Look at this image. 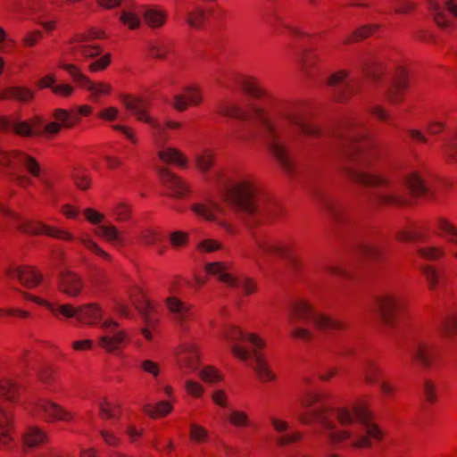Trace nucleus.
I'll list each match as a JSON object with an SVG mask.
<instances>
[{"mask_svg": "<svg viewBox=\"0 0 457 457\" xmlns=\"http://www.w3.org/2000/svg\"><path fill=\"white\" fill-rule=\"evenodd\" d=\"M241 88L261 104L252 105L249 111L236 104H223L219 112L244 122L255 118L261 126L262 138L286 172L291 174L295 170L294 152L309 139H319L354 164L345 167V172L356 183L370 188L367 198L371 204H404L408 201L403 191L414 195L426 193L427 187L416 172L411 173L402 184H392L385 177L364 170L370 159L367 129L359 118L346 117L336 128L324 130L308 121L296 105L277 101L255 79H244Z\"/></svg>", "mask_w": 457, "mask_h": 457, "instance_id": "nucleus-1", "label": "nucleus"}, {"mask_svg": "<svg viewBox=\"0 0 457 457\" xmlns=\"http://www.w3.org/2000/svg\"><path fill=\"white\" fill-rule=\"evenodd\" d=\"M301 404L309 409L308 413H300L303 424L319 423L320 434L332 443L352 439L354 448H366L371 445L370 438L379 439L380 430L371 422L370 414L364 407H356L353 412L346 409H334L325 395L309 388L303 390Z\"/></svg>", "mask_w": 457, "mask_h": 457, "instance_id": "nucleus-2", "label": "nucleus"}, {"mask_svg": "<svg viewBox=\"0 0 457 457\" xmlns=\"http://www.w3.org/2000/svg\"><path fill=\"white\" fill-rule=\"evenodd\" d=\"M227 200L238 219L253 227L277 217L279 206L251 177H239L225 184Z\"/></svg>", "mask_w": 457, "mask_h": 457, "instance_id": "nucleus-3", "label": "nucleus"}, {"mask_svg": "<svg viewBox=\"0 0 457 457\" xmlns=\"http://www.w3.org/2000/svg\"><path fill=\"white\" fill-rule=\"evenodd\" d=\"M223 337L232 344L231 351L235 356L244 361L252 360L250 365L262 381H271L275 378L266 360L258 352V349L264 345V342L261 338L254 334H245L234 326L228 327Z\"/></svg>", "mask_w": 457, "mask_h": 457, "instance_id": "nucleus-4", "label": "nucleus"}, {"mask_svg": "<svg viewBox=\"0 0 457 457\" xmlns=\"http://www.w3.org/2000/svg\"><path fill=\"white\" fill-rule=\"evenodd\" d=\"M288 321L292 336L303 341L313 338L312 332L307 328L310 324L320 331L338 330L345 328L341 321L319 313L304 300H299L292 304L288 312Z\"/></svg>", "mask_w": 457, "mask_h": 457, "instance_id": "nucleus-5", "label": "nucleus"}, {"mask_svg": "<svg viewBox=\"0 0 457 457\" xmlns=\"http://www.w3.org/2000/svg\"><path fill=\"white\" fill-rule=\"evenodd\" d=\"M55 121L44 124L41 118L36 117L31 123L27 121L7 120L0 117V129H12L16 134L23 137L56 135L62 127L71 128L79 120L78 115H72L63 109H56L53 114Z\"/></svg>", "mask_w": 457, "mask_h": 457, "instance_id": "nucleus-6", "label": "nucleus"}, {"mask_svg": "<svg viewBox=\"0 0 457 457\" xmlns=\"http://www.w3.org/2000/svg\"><path fill=\"white\" fill-rule=\"evenodd\" d=\"M0 165L9 168L12 179L21 187H26L31 183L28 177L19 173L21 168H25L35 177H37L40 173L39 164L33 157L20 151L5 152L1 147Z\"/></svg>", "mask_w": 457, "mask_h": 457, "instance_id": "nucleus-7", "label": "nucleus"}, {"mask_svg": "<svg viewBox=\"0 0 457 457\" xmlns=\"http://www.w3.org/2000/svg\"><path fill=\"white\" fill-rule=\"evenodd\" d=\"M103 37H104V33L96 29L77 34L67 43V52L77 62L93 59L102 53L101 46L94 43V39Z\"/></svg>", "mask_w": 457, "mask_h": 457, "instance_id": "nucleus-8", "label": "nucleus"}, {"mask_svg": "<svg viewBox=\"0 0 457 457\" xmlns=\"http://www.w3.org/2000/svg\"><path fill=\"white\" fill-rule=\"evenodd\" d=\"M121 102L124 106L137 117V119L140 121H144L149 124L152 129L154 130V134L157 137L158 144H161L162 141L167 139L165 136V129H179L180 128V123L176 121H167L165 125L160 123L155 119L150 117L147 113V110L149 108V104L141 98L134 97L130 96H124L121 98Z\"/></svg>", "mask_w": 457, "mask_h": 457, "instance_id": "nucleus-9", "label": "nucleus"}, {"mask_svg": "<svg viewBox=\"0 0 457 457\" xmlns=\"http://www.w3.org/2000/svg\"><path fill=\"white\" fill-rule=\"evenodd\" d=\"M253 239L255 248L252 253H246V256L255 261L258 264L262 258L275 255L286 258L295 265L296 261L293 253L292 245L278 244L271 237L256 233H253Z\"/></svg>", "mask_w": 457, "mask_h": 457, "instance_id": "nucleus-10", "label": "nucleus"}, {"mask_svg": "<svg viewBox=\"0 0 457 457\" xmlns=\"http://www.w3.org/2000/svg\"><path fill=\"white\" fill-rule=\"evenodd\" d=\"M313 195L318 204L327 213L337 228L351 226L352 218L342 202L321 188L315 189Z\"/></svg>", "mask_w": 457, "mask_h": 457, "instance_id": "nucleus-11", "label": "nucleus"}, {"mask_svg": "<svg viewBox=\"0 0 457 457\" xmlns=\"http://www.w3.org/2000/svg\"><path fill=\"white\" fill-rule=\"evenodd\" d=\"M403 307L404 300L396 293H385L377 300V308L380 318L388 328L396 326L399 314Z\"/></svg>", "mask_w": 457, "mask_h": 457, "instance_id": "nucleus-12", "label": "nucleus"}, {"mask_svg": "<svg viewBox=\"0 0 457 457\" xmlns=\"http://www.w3.org/2000/svg\"><path fill=\"white\" fill-rule=\"evenodd\" d=\"M206 270L228 287L241 289L245 295H250L255 291L256 285L253 279L243 276H233L228 271V266L222 262H211L206 266Z\"/></svg>", "mask_w": 457, "mask_h": 457, "instance_id": "nucleus-13", "label": "nucleus"}, {"mask_svg": "<svg viewBox=\"0 0 457 457\" xmlns=\"http://www.w3.org/2000/svg\"><path fill=\"white\" fill-rule=\"evenodd\" d=\"M29 412L47 422L56 420L70 421L73 419L71 412L47 399H38L31 403Z\"/></svg>", "mask_w": 457, "mask_h": 457, "instance_id": "nucleus-14", "label": "nucleus"}, {"mask_svg": "<svg viewBox=\"0 0 457 457\" xmlns=\"http://www.w3.org/2000/svg\"><path fill=\"white\" fill-rule=\"evenodd\" d=\"M131 299L145 325V328L141 329V333L146 340L151 341L153 339V335L150 329L155 328L158 323V318L155 317V306L141 291H138L137 295H132Z\"/></svg>", "mask_w": 457, "mask_h": 457, "instance_id": "nucleus-15", "label": "nucleus"}, {"mask_svg": "<svg viewBox=\"0 0 457 457\" xmlns=\"http://www.w3.org/2000/svg\"><path fill=\"white\" fill-rule=\"evenodd\" d=\"M328 83L332 88L334 97L337 101L347 100L358 91L360 87V82L356 79H349L347 72L345 71L333 74Z\"/></svg>", "mask_w": 457, "mask_h": 457, "instance_id": "nucleus-16", "label": "nucleus"}, {"mask_svg": "<svg viewBox=\"0 0 457 457\" xmlns=\"http://www.w3.org/2000/svg\"><path fill=\"white\" fill-rule=\"evenodd\" d=\"M119 323L112 320H104L101 328L104 335L99 337L100 346L108 353H114L119 350L127 338V334L123 330H118Z\"/></svg>", "mask_w": 457, "mask_h": 457, "instance_id": "nucleus-17", "label": "nucleus"}, {"mask_svg": "<svg viewBox=\"0 0 457 457\" xmlns=\"http://www.w3.org/2000/svg\"><path fill=\"white\" fill-rule=\"evenodd\" d=\"M61 68L66 71L75 82L80 87L89 90L94 96L107 95L111 92V86L104 83H95L85 76L79 68L71 63H62Z\"/></svg>", "mask_w": 457, "mask_h": 457, "instance_id": "nucleus-18", "label": "nucleus"}, {"mask_svg": "<svg viewBox=\"0 0 457 457\" xmlns=\"http://www.w3.org/2000/svg\"><path fill=\"white\" fill-rule=\"evenodd\" d=\"M428 5L435 21L441 28H448L452 24L445 9L457 18V0H428Z\"/></svg>", "mask_w": 457, "mask_h": 457, "instance_id": "nucleus-19", "label": "nucleus"}, {"mask_svg": "<svg viewBox=\"0 0 457 457\" xmlns=\"http://www.w3.org/2000/svg\"><path fill=\"white\" fill-rule=\"evenodd\" d=\"M19 229L31 235H47L69 241L73 239V236L70 233L37 220H20Z\"/></svg>", "mask_w": 457, "mask_h": 457, "instance_id": "nucleus-20", "label": "nucleus"}, {"mask_svg": "<svg viewBox=\"0 0 457 457\" xmlns=\"http://www.w3.org/2000/svg\"><path fill=\"white\" fill-rule=\"evenodd\" d=\"M157 172L162 184L170 191V195L176 198L184 197L189 192L188 185L166 167L157 168Z\"/></svg>", "mask_w": 457, "mask_h": 457, "instance_id": "nucleus-21", "label": "nucleus"}, {"mask_svg": "<svg viewBox=\"0 0 457 457\" xmlns=\"http://www.w3.org/2000/svg\"><path fill=\"white\" fill-rule=\"evenodd\" d=\"M435 345L423 337H417L413 339L410 352L411 354L424 367L432 363Z\"/></svg>", "mask_w": 457, "mask_h": 457, "instance_id": "nucleus-22", "label": "nucleus"}, {"mask_svg": "<svg viewBox=\"0 0 457 457\" xmlns=\"http://www.w3.org/2000/svg\"><path fill=\"white\" fill-rule=\"evenodd\" d=\"M6 275L18 279L29 288L37 287L42 279L41 275L31 267H11L6 270Z\"/></svg>", "mask_w": 457, "mask_h": 457, "instance_id": "nucleus-23", "label": "nucleus"}, {"mask_svg": "<svg viewBox=\"0 0 457 457\" xmlns=\"http://www.w3.org/2000/svg\"><path fill=\"white\" fill-rule=\"evenodd\" d=\"M270 421L274 429L280 434L276 438V442L279 446L289 445L302 439V433L300 431H287L289 425L287 421L275 417H270Z\"/></svg>", "mask_w": 457, "mask_h": 457, "instance_id": "nucleus-24", "label": "nucleus"}, {"mask_svg": "<svg viewBox=\"0 0 457 457\" xmlns=\"http://www.w3.org/2000/svg\"><path fill=\"white\" fill-rule=\"evenodd\" d=\"M83 283L81 278L69 270L59 273V288L65 295L75 297L81 292Z\"/></svg>", "mask_w": 457, "mask_h": 457, "instance_id": "nucleus-25", "label": "nucleus"}, {"mask_svg": "<svg viewBox=\"0 0 457 457\" xmlns=\"http://www.w3.org/2000/svg\"><path fill=\"white\" fill-rule=\"evenodd\" d=\"M26 298L40 304L46 306L55 317L59 318L62 315L64 318H76L78 320V308L74 307L71 304H60V303H53L48 301L40 299L36 296H32L30 295H25Z\"/></svg>", "mask_w": 457, "mask_h": 457, "instance_id": "nucleus-26", "label": "nucleus"}, {"mask_svg": "<svg viewBox=\"0 0 457 457\" xmlns=\"http://www.w3.org/2000/svg\"><path fill=\"white\" fill-rule=\"evenodd\" d=\"M407 87L406 72L399 68L395 76L386 87V96L392 104H397L402 99V91Z\"/></svg>", "mask_w": 457, "mask_h": 457, "instance_id": "nucleus-27", "label": "nucleus"}, {"mask_svg": "<svg viewBox=\"0 0 457 457\" xmlns=\"http://www.w3.org/2000/svg\"><path fill=\"white\" fill-rule=\"evenodd\" d=\"M144 6L130 4L125 6L120 13V21L129 29H137L142 24Z\"/></svg>", "mask_w": 457, "mask_h": 457, "instance_id": "nucleus-28", "label": "nucleus"}, {"mask_svg": "<svg viewBox=\"0 0 457 457\" xmlns=\"http://www.w3.org/2000/svg\"><path fill=\"white\" fill-rule=\"evenodd\" d=\"M166 304L180 328L186 329V322L191 317L190 306L175 297L167 298Z\"/></svg>", "mask_w": 457, "mask_h": 457, "instance_id": "nucleus-29", "label": "nucleus"}, {"mask_svg": "<svg viewBox=\"0 0 457 457\" xmlns=\"http://www.w3.org/2000/svg\"><path fill=\"white\" fill-rule=\"evenodd\" d=\"M198 353L194 343H186L181 346L178 353V361L181 367H187L193 370L197 369Z\"/></svg>", "mask_w": 457, "mask_h": 457, "instance_id": "nucleus-30", "label": "nucleus"}, {"mask_svg": "<svg viewBox=\"0 0 457 457\" xmlns=\"http://www.w3.org/2000/svg\"><path fill=\"white\" fill-rule=\"evenodd\" d=\"M185 92L187 93V96L183 95H176L174 96V102L172 104L173 107L179 111H185L187 107V104L197 105L202 101V96L197 89L192 87H187L185 88Z\"/></svg>", "mask_w": 457, "mask_h": 457, "instance_id": "nucleus-31", "label": "nucleus"}, {"mask_svg": "<svg viewBox=\"0 0 457 457\" xmlns=\"http://www.w3.org/2000/svg\"><path fill=\"white\" fill-rule=\"evenodd\" d=\"M101 320L102 312L96 303H88L78 307V321L93 325Z\"/></svg>", "mask_w": 457, "mask_h": 457, "instance_id": "nucleus-32", "label": "nucleus"}, {"mask_svg": "<svg viewBox=\"0 0 457 457\" xmlns=\"http://www.w3.org/2000/svg\"><path fill=\"white\" fill-rule=\"evenodd\" d=\"M361 374L367 384H379V378L383 375L382 369L372 360H365L361 363Z\"/></svg>", "mask_w": 457, "mask_h": 457, "instance_id": "nucleus-33", "label": "nucleus"}, {"mask_svg": "<svg viewBox=\"0 0 457 457\" xmlns=\"http://www.w3.org/2000/svg\"><path fill=\"white\" fill-rule=\"evenodd\" d=\"M97 236L103 237L115 245H122L124 239L121 233L113 225H100L95 231Z\"/></svg>", "mask_w": 457, "mask_h": 457, "instance_id": "nucleus-34", "label": "nucleus"}, {"mask_svg": "<svg viewBox=\"0 0 457 457\" xmlns=\"http://www.w3.org/2000/svg\"><path fill=\"white\" fill-rule=\"evenodd\" d=\"M12 440L11 416L0 408V447L7 446Z\"/></svg>", "mask_w": 457, "mask_h": 457, "instance_id": "nucleus-35", "label": "nucleus"}, {"mask_svg": "<svg viewBox=\"0 0 457 457\" xmlns=\"http://www.w3.org/2000/svg\"><path fill=\"white\" fill-rule=\"evenodd\" d=\"M47 440L46 434L38 427L30 426L24 434V443L28 447H36Z\"/></svg>", "mask_w": 457, "mask_h": 457, "instance_id": "nucleus-36", "label": "nucleus"}, {"mask_svg": "<svg viewBox=\"0 0 457 457\" xmlns=\"http://www.w3.org/2000/svg\"><path fill=\"white\" fill-rule=\"evenodd\" d=\"M55 79L52 75L46 76L39 81L41 87H49L56 95L69 96L73 93V87L69 84L54 85Z\"/></svg>", "mask_w": 457, "mask_h": 457, "instance_id": "nucleus-37", "label": "nucleus"}, {"mask_svg": "<svg viewBox=\"0 0 457 457\" xmlns=\"http://www.w3.org/2000/svg\"><path fill=\"white\" fill-rule=\"evenodd\" d=\"M359 253L369 260H378L382 257L384 248L381 245L365 241L359 245Z\"/></svg>", "mask_w": 457, "mask_h": 457, "instance_id": "nucleus-38", "label": "nucleus"}, {"mask_svg": "<svg viewBox=\"0 0 457 457\" xmlns=\"http://www.w3.org/2000/svg\"><path fill=\"white\" fill-rule=\"evenodd\" d=\"M159 158L167 163H176L179 166H185L187 159L183 156L182 153L176 148L168 147L161 149L158 152Z\"/></svg>", "mask_w": 457, "mask_h": 457, "instance_id": "nucleus-39", "label": "nucleus"}, {"mask_svg": "<svg viewBox=\"0 0 457 457\" xmlns=\"http://www.w3.org/2000/svg\"><path fill=\"white\" fill-rule=\"evenodd\" d=\"M193 212L207 220H214L216 213L220 211V207L212 201L207 204H196L192 206Z\"/></svg>", "mask_w": 457, "mask_h": 457, "instance_id": "nucleus-40", "label": "nucleus"}, {"mask_svg": "<svg viewBox=\"0 0 457 457\" xmlns=\"http://www.w3.org/2000/svg\"><path fill=\"white\" fill-rule=\"evenodd\" d=\"M143 18L149 27L154 29L164 24L166 16L162 12L144 6Z\"/></svg>", "mask_w": 457, "mask_h": 457, "instance_id": "nucleus-41", "label": "nucleus"}, {"mask_svg": "<svg viewBox=\"0 0 457 457\" xmlns=\"http://www.w3.org/2000/svg\"><path fill=\"white\" fill-rule=\"evenodd\" d=\"M147 51L151 57L165 59L170 51L169 44L162 40H152L147 42Z\"/></svg>", "mask_w": 457, "mask_h": 457, "instance_id": "nucleus-42", "label": "nucleus"}, {"mask_svg": "<svg viewBox=\"0 0 457 457\" xmlns=\"http://www.w3.org/2000/svg\"><path fill=\"white\" fill-rule=\"evenodd\" d=\"M33 93L23 87H11L5 91L0 92V100L14 98L20 101H28L31 99Z\"/></svg>", "mask_w": 457, "mask_h": 457, "instance_id": "nucleus-43", "label": "nucleus"}, {"mask_svg": "<svg viewBox=\"0 0 457 457\" xmlns=\"http://www.w3.org/2000/svg\"><path fill=\"white\" fill-rule=\"evenodd\" d=\"M18 395V387L15 383L8 378L0 381V397L8 401H14Z\"/></svg>", "mask_w": 457, "mask_h": 457, "instance_id": "nucleus-44", "label": "nucleus"}, {"mask_svg": "<svg viewBox=\"0 0 457 457\" xmlns=\"http://www.w3.org/2000/svg\"><path fill=\"white\" fill-rule=\"evenodd\" d=\"M439 229L445 234L448 241L457 246V228L445 219H440L437 222ZM457 259V250L453 253Z\"/></svg>", "mask_w": 457, "mask_h": 457, "instance_id": "nucleus-45", "label": "nucleus"}, {"mask_svg": "<svg viewBox=\"0 0 457 457\" xmlns=\"http://www.w3.org/2000/svg\"><path fill=\"white\" fill-rule=\"evenodd\" d=\"M255 137L253 129L249 124H238L233 128L231 137L237 140L247 141Z\"/></svg>", "mask_w": 457, "mask_h": 457, "instance_id": "nucleus-46", "label": "nucleus"}, {"mask_svg": "<svg viewBox=\"0 0 457 457\" xmlns=\"http://www.w3.org/2000/svg\"><path fill=\"white\" fill-rule=\"evenodd\" d=\"M171 410L172 406L164 401L158 403L155 407L151 404H145L143 407V411L152 418H155L157 415H167Z\"/></svg>", "mask_w": 457, "mask_h": 457, "instance_id": "nucleus-47", "label": "nucleus"}, {"mask_svg": "<svg viewBox=\"0 0 457 457\" xmlns=\"http://www.w3.org/2000/svg\"><path fill=\"white\" fill-rule=\"evenodd\" d=\"M205 20V12L201 8H195L187 12L186 15V22L191 28L200 29Z\"/></svg>", "mask_w": 457, "mask_h": 457, "instance_id": "nucleus-48", "label": "nucleus"}, {"mask_svg": "<svg viewBox=\"0 0 457 457\" xmlns=\"http://www.w3.org/2000/svg\"><path fill=\"white\" fill-rule=\"evenodd\" d=\"M267 23L273 28L275 30L278 29V24H280L282 27L286 28L289 30L291 34L296 37L303 36V33L300 31L299 29L291 26L290 24L286 23L282 17L278 15L277 12H273L270 15Z\"/></svg>", "mask_w": 457, "mask_h": 457, "instance_id": "nucleus-49", "label": "nucleus"}, {"mask_svg": "<svg viewBox=\"0 0 457 457\" xmlns=\"http://www.w3.org/2000/svg\"><path fill=\"white\" fill-rule=\"evenodd\" d=\"M394 12L398 14L408 13L414 9L415 4L410 0H387Z\"/></svg>", "mask_w": 457, "mask_h": 457, "instance_id": "nucleus-50", "label": "nucleus"}, {"mask_svg": "<svg viewBox=\"0 0 457 457\" xmlns=\"http://www.w3.org/2000/svg\"><path fill=\"white\" fill-rule=\"evenodd\" d=\"M378 28V25L372 26H364L356 31L352 36L345 37L343 41L344 44H350L353 40L362 39L367 37L369 35L375 32V30Z\"/></svg>", "mask_w": 457, "mask_h": 457, "instance_id": "nucleus-51", "label": "nucleus"}, {"mask_svg": "<svg viewBox=\"0 0 457 457\" xmlns=\"http://www.w3.org/2000/svg\"><path fill=\"white\" fill-rule=\"evenodd\" d=\"M318 273L320 276L323 274H331L338 277H347L349 276L348 271L341 267L332 265V264H322L319 267Z\"/></svg>", "mask_w": 457, "mask_h": 457, "instance_id": "nucleus-52", "label": "nucleus"}, {"mask_svg": "<svg viewBox=\"0 0 457 457\" xmlns=\"http://www.w3.org/2000/svg\"><path fill=\"white\" fill-rule=\"evenodd\" d=\"M79 240L86 248L94 252L96 254L102 256L103 258L107 259V260L111 259L110 255L106 252H104L102 248H100L98 246V245L94 240H92L90 237H79Z\"/></svg>", "mask_w": 457, "mask_h": 457, "instance_id": "nucleus-53", "label": "nucleus"}, {"mask_svg": "<svg viewBox=\"0 0 457 457\" xmlns=\"http://www.w3.org/2000/svg\"><path fill=\"white\" fill-rule=\"evenodd\" d=\"M421 270L429 285V287L431 289L436 288L439 280V275L437 270L430 265L422 266Z\"/></svg>", "mask_w": 457, "mask_h": 457, "instance_id": "nucleus-54", "label": "nucleus"}, {"mask_svg": "<svg viewBox=\"0 0 457 457\" xmlns=\"http://www.w3.org/2000/svg\"><path fill=\"white\" fill-rule=\"evenodd\" d=\"M229 421L235 427H245L249 424L247 414L237 410L230 411Z\"/></svg>", "mask_w": 457, "mask_h": 457, "instance_id": "nucleus-55", "label": "nucleus"}, {"mask_svg": "<svg viewBox=\"0 0 457 457\" xmlns=\"http://www.w3.org/2000/svg\"><path fill=\"white\" fill-rule=\"evenodd\" d=\"M418 253L428 261H433L444 255V250L437 247H424L418 250Z\"/></svg>", "mask_w": 457, "mask_h": 457, "instance_id": "nucleus-56", "label": "nucleus"}, {"mask_svg": "<svg viewBox=\"0 0 457 457\" xmlns=\"http://www.w3.org/2000/svg\"><path fill=\"white\" fill-rule=\"evenodd\" d=\"M363 71L368 78L376 81H378L382 74V67L378 63H364Z\"/></svg>", "mask_w": 457, "mask_h": 457, "instance_id": "nucleus-57", "label": "nucleus"}, {"mask_svg": "<svg viewBox=\"0 0 457 457\" xmlns=\"http://www.w3.org/2000/svg\"><path fill=\"white\" fill-rule=\"evenodd\" d=\"M112 212L119 221L126 220L130 216V208L123 202L116 204Z\"/></svg>", "mask_w": 457, "mask_h": 457, "instance_id": "nucleus-58", "label": "nucleus"}, {"mask_svg": "<svg viewBox=\"0 0 457 457\" xmlns=\"http://www.w3.org/2000/svg\"><path fill=\"white\" fill-rule=\"evenodd\" d=\"M190 437L193 441L201 443L207 439L208 432L204 428L197 424H192L190 426Z\"/></svg>", "mask_w": 457, "mask_h": 457, "instance_id": "nucleus-59", "label": "nucleus"}, {"mask_svg": "<svg viewBox=\"0 0 457 457\" xmlns=\"http://www.w3.org/2000/svg\"><path fill=\"white\" fill-rule=\"evenodd\" d=\"M196 163L202 171L208 170L212 163H213V158L210 152L204 151L203 154L196 156Z\"/></svg>", "mask_w": 457, "mask_h": 457, "instance_id": "nucleus-60", "label": "nucleus"}, {"mask_svg": "<svg viewBox=\"0 0 457 457\" xmlns=\"http://www.w3.org/2000/svg\"><path fill=\"white\" fill-rule=\"evenodd\" d=\"M111 62V54H106L101 56L99 59L92 62L88 65V70L92 72L104 70Z\"/></svg>", "mask_w": 457, "mask_h": 457, "instance_id": "nucleus-61", "label": "nucleus"}, {"mask_svg": "<svg viewBox=\"0 0 457 457\" xmlns=\"http://www.w3.org/2000/svg\"><path fill=\"white\" fill-rule=\"evenodd\" d=\"M222 247L221 244L213 239H204L199 242L197 248L203 253H212Z\"/></svg>", "mask_w": 457, "mask_h": 457, "instance_id": "nucleus-62", "label": "nucleus"}, {"mask_svg": "<svg viewBox=\"0 0 457 457\" xmlns=\"http://www.w3.org/2000/svg\"><path fill=\"white\" fill-rule=\"evenodd\" d=\"M200 377L203 380L209 383H214L220 380L221 377L218 371L212 367H205L200 371Z\"/></svg>", "mask_w": 457, "mask_h": 457, "instance_id": "nucleus-63", "label": "nucleus"}, {"mask_svg": "<svg viewBox=\"0 0 457 457\" xmlns=\"http://www.w3.org/2000/svg\"><path fill=\"white\" fill-rule=\"evenodd\" d=\"M440 329L447 334L453 335L457 332V316L450 317L442 320Z\"/></svg>", "mask_w": 457, "mask_h": 457, "instance_id": "nucleus-64", "label": "nucleus"}]
</instances>
